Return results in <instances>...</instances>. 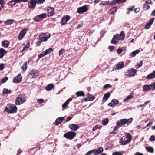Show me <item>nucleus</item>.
I'll return each mask as SVG.
<instances>
[{"instance_id":"obj_43","label":"nucleus","mask_w":155,"mask_h":155,"mask_svg":"<svg viewBox=\"0 0 155 155\" xmlns=\"http://www.w3.org/2000/svg\"><path fill=\"white\" fill-rule=\"evenodd\" d=\"M27 68V62H25L24 63V65L21 68L22 71H25L26 70Z\"/></svg>"},{"instance_id":"obj_41","label":"nucleus","mask_w":155,"mask_h":155,"mask_svg":"<svg viewBox=\"0 0 155 155\" xmlns=\"http://www.w3.org/2000/svg\"><path fill=\"white\" fill-rule=\"evenodd\" d=\"M149 86L150 88V90H154L155 89V82L151 83Z\"/></svg>"},{"instance_id":"obj_31","label":"nucleus","mask_w":155,"mask_h":155,"mask_svg":"<svg viewBox=\"0 0 155 155\" xmlns=\"http://www.w3.org/2000/svg\"><path fill=\"white\" fill-rule=\"evenodd\" d=\"M9 42L7 40H5L2 42V45L5 48H7L9 46Z\"/></svg>"},{"instance_id":"obj_11","label":"nucleus","mask_w":155,"mask_h":155,"mask_svg":"<svg viewBox=\"0 0 155 155\" xmlns=\"http://www.w3.org/2000/svg\"><path fill=\"white\" fill-rule=\"evenodd\" d=\"M28 31V29L26 28L22 30L21 31L18 36V39L19 40H21L23 38L27 32Z\"/></svg>"},{"instance_id":"obj_60","label":"nucleus","mask_w":155,"mask_h":155,"mask_svg":"<svg viewBox=\"0 0 155 155\" xmlns=\"http://www.w3.org/2000/svg\"><path fill=\"white\" fill-rule=\"evenodd\" d=\"M42 42V41H41V40L39 39L37 41V42L36 43V46H39L40 45L41 42Z\"/></svg>"},{"instance_id":"obj_52","label":"nucleus","mask_w":155,"mask_h":155,"mask_svg":"<svg viewBox=\"0 0 155 155\" xmlns=\"http://www.w3.org/2000/svg\"><path fill=\"white\" fill-rule=\"evenodd\" d=\"M112 86L109 84H107L104 86V89H108L109 88H111Z\"/></svg>"},{"instance_id":"obj_32","label":"nucleus","mask_w":155,"mask_h":155,"mask_svg":"<svg viewBox=\"0 0 155 155\" xmlns=\"http://www.w3.org/2000/svg\"><path fill=\"white\" fill-rule=\"evenodd\" d=\"M140 51L139 50H137L133 51L131 53L130 55L131 56V57H135L137 54H138L140 52Z\"/></svg>"},{"instance_id":"obj_19","label":"nucleus","mask_w":155,"mask_h":155,"mask_svg":"<svg viewBox=\"0 0 155 155\" xmlns=\"http://www.w3.org/2000/svg\"><path fill=\"white\" fill-rule=\"evenodd\" d=\"M64 120V118L63 117H61L57 118L55 121L54 123L55 125L56 126L58 125L62 122Z\"/></svg>"},{"instance_id":"obj_47","label":"nucleus","mask_w":155,"mask_h":155,"mask_svg":"<svg viewBox=\"0 0 155 155\" xmlns=\"http://www.w3.org/2000/svg\"><path fill=\"white\" fill-rule=\"evenodd\" d=\"M112 102H113V104L115 106L116 104H118L119 102V101L116 99H113L112 100Z\"/></svg>"},{"instance_id":"obj_44","label":"nucleus","mask_w":155,"mask_h":155,"mask_svg":"<svg viewBox=\"0 0 155 155\" xmlns=\"http://www.w3.org/2000/svg\"><path fill=\"white\" fill-rule=\"evenodd\" d=\"M118 0H113L111 2H110V5H115L116 3L118 4Z\"/></svg>"},{"instance_id":"obj_36","label":"nucleus","mask_w":155,"mask_h":155,"mask_svg":"<svg viewBox=\"0 0 155 155\" xmlns=\"http://www.w3.org/2000/svg\"><path fill=\"white\" fill-rule=\"evenodd\" d=\"M150 6L148 3L145 2V3L143 5V9L144 10H147L149 9Z\"/></svg>"},{"instance_id":"obj_16","label":"nucleus","mask_w":155,"mask_h":155,"mask_svg":"<svg viewBox=\"0 0 155 155\" xmlns=\"http://www.w3.org/2000/svg\"><path fill=\"white\" fill-rule=\"evenodd\" d=\"M48 16L50 17L53 16L54 12V9L53 7H48L47 9Z\"/></svg>"},{"instance_id":"obj_23","label":"nucleus","mask_w":155,"mask_h":155,"mask_svg":"<svg viewBox=\"0 0 155 155\" xmlns=\"http://www.w3.org/2000/svg\"><path fill=\"white\" fill-rule=\"evenodd\" d=\"M7 53V51L4 49L1 48L0 49V59L2 58L4 56L5 54Z\"/></svg>"},{"instance_id":"obj_39","label":"nucleus","mask_w":155,"mask_h":155,"mask_svg":"<svg viewBox=\"0 0 155 155\" xmlns=\"http://www.w3.org/2000/svg\"><path fill=\"white\" fill-rule=\"evenodd\" d=\"M30 47V42H27L26 45L24 47L23 49L22 50V51H24L27 50Z\"/></svg>"},{"instance_id":"obj_14","label":"nucleus","mask_w":155,"mask_h":155,"mask_svg":"<svg viewBox=\"0 0 155 155\" xmlns=\"http://www.w3.org/2000/svg\"><path fill=\"white\" fill-rule=\"evenodd\" d=\"M38 73L37 70H33L29 74V77L31 78H36L38 75Z\"/></svg>"},{"instance_id":"obj_5","label":"nucleus","mask_w":155,"mask_h":155,"mask_svg":"<svg viewBox=\"0 0 155 155\" xmlns=\"http://www.w3.org/2000/svg\"><path fill=\"white\" fill-rule=\"evenodd\" d=\"M8 107H6L5 110L9 113H16L17 110V107L16 106L13 104H10L8 105Z\"/></svg>"},{"instance_id":"obj_13","label":"nucleus","mask_w":155,"mask_h":155,"mask_svg":"<svg viewBox=\"0 0 155 155\" xmlns=\"http://www.w3.org/2000/svg\"><path fill=\"white\" fill-rule=\"evenodd\" d=\"M36 3L35 0H30L28 2V8L30 9H34L36 6Z\"/></svg>"},{"instance_id":"obj_15","label":"nucleus","mask_w":155,"mask_h":155,"mask_svg":"<svg viewBox=\"0 0 155 155\" xmlns=\"http://www.w3.org/2000/svg\"><path fill=\"white\" fill-rule=\"evenodd\" d=\"M68 127L72 132H75L79 128V127L78 124H70Z\"/></svg>"},{"instance_id":"obj_46","label":"nucleus","mask_w":155,"mask_h":155,"mask_svg":"<svg viewBox=\"0 0 155 155\" xmlns=\"http://www.w3.org/2000/svg\"><path fill=\"white\" fill-rule=\"evenodd\" d=\"M8 79V77H5V78H2L1 80V82L2 83H4L6 82V81Z\"/></svg>"},{"instance_id":"obj_42","label":"nucleus","mask_w":155,"mask_h":155,"mask_svg":"<svg viewBox=\"0 0 155 155\" xmlns=\"http://www.w3.org/2000/svg\"><path fill=\"white\" fill-rule=\"evenodd\" d=\"M109 122V119L107 118L104 119L102 120V123L104 125H107Z\"/></svg>"},{"instance_id":"obj_50","label":"nucleus","mask_w":155,"mask_h":155,"mask_svg":"<svg viewBox=\"0 0 155 155\" xmlns=\"http://www.w3.org/2000/svg\"><path fill=\"white\" fill-rule=\"evenodd\" d=\"M45 55H46L44 51L42 52L38 56V58H40Z\"/></svg>"},{"instance_id":"obj_1","label":"nucleus","mask_w":155,"mask_h":155,"mask_svg":"<svg viewBox=\"0 0 155 155\" xmlns=\"http://www.w3.org/2000/svg\"><path fill=\"white\" fill-rule=\"evenodd\" d=\"M133 120L132 118L128 119H122L118 120L116 122V126L114 127L112 133L113 134H115L117 133L118 129L120 127H127L132 122Z\"/></svg>"},{"instance_id":"obj_56","label":"nucleus","mask_w":155,"mask_h":155,"mask_svg":"<svg viewBox=\"0 0 155 155\" xmlns=\"http://www.w3.org/2000/svg\"><path fill=\"white\" fill-rule=\"evenodd\" d=\"M151 25V24H150L149 23H147L145 26L144 28L145 29H149L150 28Z\"/></svg>"},{"instance_id":"obj_63","label":"nucleus","mask_w":155,"mask_h":155,"mask_svg":"<svg viewBox=\"0 0 155 155\" xmlns=\"http://www.w3.org/2000/svg\"><path fill=\"white\" fill-rule=\"evenodd\" d=\"M4 68V64L3 63H0V70H2Z\"/></svg>"},{"instance_id":"obj_22","label":"nucleus","mask_w":155,"mask_h":155,"mask_svg":"<svg viewBox=\"0 0 155 155\" xmlns=\"http://www.w3.org/2000/svg\"><path fill=\"white\" fill-rule=\"evenodd\" d=\"M110 96V94L109 92H107L105 94L103 97L102 102H105Z\"/></svg>"},{"instance_id":"obj_25","label":"nucleus","mask_w":155,"mask_h":155,"mask_svg":"<svg viewBox=\"0 0 155 155\" xmlns=\"http://www.w3.org/2000/svg\"><path fill=\"white\" fill-rule=\"evenodd\" d=\"M54 85L53 84H48L45 87V90L47 91H50L52 89H54Z\"/></svg>"},{"instance_id":"obj_9","label":"nucleus","mask_w":155,"mask_h":155,"mask_svg":"<svg viewBox=\"0 0 155 155\" xmlns=\"http://www.w3.org/2000/svg\"><path fill=\"white\" fill-rule=\"evenodd\" d=\"M137 72V71L136 69L132 68L128 71L127 75L130 77H133L135 75Z\"/></svg>"},{"instance_id":"obj_64","label":"nucleus","mask_w":155,"mask_h":155,"mask_svg":"<svg viewBox=\"0 0 155 155\" xmlns=\"http://www.w3.org/2000/svg\"><path fill=\"white\" fill-rule=\"evenodd\" d=\"M127 0H118V4H120L126 2Z\"/></svg>"},{"instance_id":"obj_6","label":"nucleus","mask_w":155,"mask_h":155,"mask_svg":"<svg viewBox=\"0 0 155 155\" xmlns=\"http://www.w3.org/2000/svg\"><path fill=\"white\" fill-rule=\"evenodd\" d=\"M76 135V133L72 131H69L65 133L63 137L69 140H72L74 138Z\"/></svg>"},{"instance_id":"obj_48","label":"nucleus","mask_w":155,"mask_h":155,"mask_svg":"<svg viewBox=\"0 0 155 155\" xmlns=\"http://www.w3.org/2000/svg\"><path fill=\"white\" fill-rule=\"evenodd\" d=\"M41 34H43V36L45 37H47V38H49L50 37V34L48 32H46L45 33H41Z\"/></svg>"},{"instance_id":"obj_26","label":"nucleus","mask_w":155,"mask_h":155,"mask_svg":"<svg viewBox=\"0 0 155 155\" xmlns=\"http://www.w3.org/2000/svg\"><path fill=\"white\" fill-rule=\"evenodd\" d=\"M72 100V98H69L68 100H67L66 102L64 103L62 105V107L63 108H65L66 107H67V106H68L69 103V102L71 101Z\"/></svg>"},{"instance_id":"obj_34","label":"nucleus","mask_w":155,"mask_h":155,"mask_svg":"<svg viewBox=\"0 0 155 155\" xmlns=\"http://www.w3.org/2000/svg\"><path fill=\"white\" fill-rule=\"evenodd\" d=\"M145 148L147 151L148 152L153 153L154 152V150L153 148L151 147H146Z\"/></svg>"},{"instance_id":"obj_37","label":"nucleus","mask_w":155,"mask_h":155,"mask_svg":"<svg viewBox=\"0 0 155 155\" xmlns=\"http://www.w3.org/2000/svg\"><path fill=\"white\" fill-rule=\"evenodd\" d=\"M110 5V1H101L100 3V5Z\"/></svg>"},{"instance_id":"obj_8","label":"nucleus","mask_w":155,"mask_h":155,"mask_svg":"<svg viewBox=\"0 0 155 155\" xmlns=\"http://www.w3.org/2000/svg\"><path fill=\"white\" fill-rule=\"evenodd\" d=\"M46 14L44 13L35 16L34 18V20L35 21L38 22L41 21L44 18L46 17Z\"/></svg>"},{"instance_id":"obj_7","label":"nucleus","mask_w":155,"mask_h":155,"mask_svg":"<svg viewBox=\"0 0 155 155\" xmlns=\"http://www.w3.org/2000/svg\"><path fill=\"white\" fill-rule=\"evenodd\" d=\"M70 17L69 15H64L62 17L61 19L60 23L61 25H65L67 24V22L70 19Z\"/></svg>"},{"instance_id":"obj_18","label":"nucleus","mask_w":155,"mask_h":155,"mask_svg":"<svg viewBox=\"0 0 155 155\" xmlns=\"http://www.w3.org/2000/svg\"><path fill=\"white\" fill-rule=\"evenodd\" d=\"M22 77L20 74H18L15 78H13V81L15 83H18L21 82L22 80Z\"/></svg>"},{"instance_id":"obj_2","label":"nucleus","mask_w":155,"mask_h":155,"mask_svg":"<svg viewBox=\"0 0 155 155\" xmlns=\"http://www.w3.org/2000/svg\"><path fill=\"white\" fill-rule=\"evenodd\" d=\"M125 36L124 31H122L120 32V34H117L114 35L111 41V43L116 44L118 43L119 40H124L125 38Z\"/></svg>"},{"instance_id":"obj_59","label":"nucleus","mask_w":155,"mask_h":155,"mask_svg":"<svg viewBox=\"0 0 155 155\" xmlns=\"http://www.w3.org/2000/svg\"><path fill=\"white\" fill-rule=\"evenodd\" d=\"M94 150L89 151L85 154V155H89L91 154L92 153H93L94 154Z\"/></svg>"},{"instance_id":"obj_29","label":"nucleus","mask_w":155,"mask_h":155,"mask_svg":"<svg viewBox=\"0 0 155 155\" xmlns=\"http://www.w3.org/2000/svg\"><path fill=\"white\" fill-rule=\"evenodd\" d=\"M117 7H116L111 8L110 10V14L114 15L115 12L117 11Z\"/></svg>"},{"instance_id":"obj_51","label":"nucleus","mask_w":155,"mask_h":155,"mask_svg":"<svg viewBox=\"0 0 155 155\" xmlns=\"http://www.w3.org/2000/svg\"><path fill=\"white\" fill-rule=\"evenodd\" d=\"M64 52L65 50L64 49H61L59 51V56L62 55Z\"/></svg>"},{"instance_id":"obj_30","label":"nucleus","mask_w":155,"mask_h":155,"mask_svg":"<svg viewBox=\"0 0 155 155\" xmlns=\"http://www.w3.org/2000/svg\"><path fill=\"white\" fill-rule=\"evenodd\" d=\"M21 2V0H12V1L9 2V3H8V4L9 5H10V3L11 4L13 2L14 3L11 5V6H13L15 5L16 3Z\"/></svg>"},{"instance_id":"obj_38","label":"nucleus","mask_w":155,"mask_h":155,"mask_svg":"<svg viewBox=\"0 0 155 155\" xmlns=\"http://www.w3.org/2000/svg\"><path fill=\"white\" fill-rule=\"evenodd\" d=\"M11 92V90H9L7 88H4L3 90V94H7L10 93Z\"/></svg>"},{"instance_id":"obj_61","label":"nucleus","mask_w":155,"mask_h":155,"mask_svg":"<svg viewBox=\"0 0 155 155\" xmlns=\"http://www.w3.org/2000/svg\"><path fill=\"white\" fill-rule=\"evenodd\" d=\"M123 51V50L121 48H119L117 50V53L119 54H121Z\"/></svg>"},{"instance_id":"obj_10","label":"nucleus","mask_w":155,"mask_h":155,"mask_svg":"<svg viewBox=\"0 0 155 155\" xmlns=\"http://www.w3.org/2000/svg\"><path fill=\"white\" fill-rule=\"evenodd\" d=\"M124 63L123 62H120L115 65L113 68V70H116L121 69L123 68Z\"/></svg>"},{"instance_id":"obj_53","label":"nucleus","mask_w":155,"mask_h":155,"mask_svg":"<svg viewBox=\"0 0 155 155\" xmlns=\"http://www.w3.org/2000/svg\"><path fill=\"white\" fill-rule=\"evenodd\" d=\"M45 0H36L35 1L38 4H41L43 3Z\"/></svg>"},{"instance_id":"obj_58","label":"nucleus","mask_w":155,"mask_h":155,"mask_svg":"<svg viewBox=\"0 0 155 155\" xmlns=\"http://www.w3.org/2000/svg\"><path fill=\"white\" fill-rule=\"evenodd\" d=\"M108 48L111 52H112L113 50L115 49L114 46H110L108 47Z\"/></svg>"},{"instance_id":"obj_21","label":"nucleus","mask_w":155,"mask_h":155,"mask_svg":"<svg viewBox=\"0 0 155 155\" xmlns=\"http://www.w3.org/2000/svg\"><path fill=\"white\" fill-rule=\"evenodd\" d=\"M155 78V71H153L152 73H150L146 78L147 80L153 79Z\"/></svg>"},{"instance_id":"obj_12","label":"nucleus","mask_w":155,"mask_h":155,"mask_svg":"<svg viewBox=\"0 0 155 155\" xmlns=\"http://www.w3.org/2000/svg\"><path fill=\"white\" fill-rule=\"evenodd\" d=\"M88 10L87 5H85L81 7H79L77 10V12L81 14L87 12Z\"/></svg>"},{"instance_id":"obj_57","label":"nucleus","mask_w":155,"mask_h":155,"mask_svg":"<svg viewBox=\"0 0 155 155\" xmlns=\"http://www.w3.org/2000/svg\"><path fill=\"white\" fill-rule=\"evenodd\" d=\"M142 64H143V61H140V63L139 64H138L136 65V68H139V67L142 66Z\"/></svg>"},{"instance_id":"obj_3","label":"nucleus","mask_w":155,"mask_h":155,"mask_svg":"<svg viewBox=\"0 0 155 155\" xmlns=\"http://www.w3.org/2000/svg\"><path fill=\"white\" fill-rule=\"evenodd\" d=\"M125 136H123L120 140L119 143L122 145H126L131 141L132 136L129 133H126Z\"/></svg>"},{"instance_id":"obj_28","label":"nucleus","mask_w":155,"mask_h":155,"mask_svg":"<svg viewBox=\"0 0 155 155\" xmlns=\"http://www.w3.org/2000/svg\"><path fill=\"white\" fill-rule=\"evenodd\" d=\"M143 91L144 92H146L149 91L150 90V87L149 85H144L143 87Z\"/></svg>"},{"instance_id":"obj_24","label":"nucleus","mask_w":155,"mask_h":155,"mask_svg":"<svg viewBox=\"0 0 155 155\" xmlns=\"http://www.w3.org/2000/svg\"><path fill=\"white\" fill-rule=\"evenodd\" d=\"M43 34H40L39 36V37L40 40H41V41L42 42H44L47 41L49 38H47V37H45L43 36Z\"/></svg>"},{"instance_id":"obj_55","label":"nucleus","mask_w":155,"mask_h":155,"mask_svg":"<svg viewBox=\"0 0 155 155\" xmlns=\"http://www.w3.org/2000/svg\"><path fill=\"white\" fill-rule=\"evenodd\" d=\"M134 6H133L132 7H130V8H128L127 9L128 12H127V14H129V12L132 11L133 10V9H134Z\"/></svg>"},{"instance_id":"obj_40","label":"nucleus","mask_w":155,"mask_h":155,"mask_svg":"<svg viewBox=\"0 0 155 155\" xmlns=\"http://www.w3.org/2000/svg\"><path fill=\"white\" fill-rule=\"evenodd\" d=\"M5 3V2L4 0H0V11L4 7Z\"/></svg>"},{"instance_id":"obj_49","label":"nucleus","mask_w":155,"mask_h":155,"mask_svg":"<svg viewBox=\"0 0 155 155\" xmlns=\"http://www.w3.org/2000/svg\"><path fill=\"white\" fill-rule=\"evenodd\" d=\"M112 155H122V154L121 152L116 151L112 153Z\"/></svg>"},{"instance_id":"obj_62","label":"nucleus","mask_w":155,"mask_h":155,"mask_svg":"<svg viewBox=\"0 0 155 155\" xmlns=\"http://www.w3.org/2000/svg\"><path fill=\"white\" fill-rule=\"evenodd\" d=\"M154 20V18H151L150 19L148 23L151 25L153 22Z\"/></svg>"},{"instance_id":"obj_35","label":"nucleus","mask_w":155,"mask_h":155,"mask_svg":"<svg viewBox=\"0 0 155 155\" xmlns=\"http://www.w3.org/2000/svg\"><path fill=\"white\" fill-rule=\"evenodd\" d=\"M76 95L77 97L80 96H84L85 94L83 91H79L76 93Z\"/></svg>"},{"instance_id":"obj_33","label":"nucleus","mask_w":155,"mask_h":155,"mask_svg":"<svg viewBox=\"0 0 155 155\" xmlns=\"http://www.w3.org/2000/svg\"><path fill=\"white\" fill-rule=\"evenodd\" d=\"M133 94V92L131 93L129 95L127 96V97L124 99V101H126L133 98L134 97V96Z\"/></svg>"},{"instance_id":"obj_20","label":"nucleus","mask_w":155,"mask_h":155,"mask_svg":"<svg viewBox=\"0 0 155 155\" xmlns=\"http://www.w3.org/2000/svg\"><path fill=\"white\" fill-rule=\"evenodd\" d=\"M94 152V154L96 155L101 153L103 150V148L101 147H99L98 149H95L93 150Z\"/></svg>"},{"instance_id":"obj_4","label":"nucleus","mask_w":155,"mask_h":155,"mask_svg":"<svg viewBox=\"0 0 155 155\" xmlns=\"http://www.w3.org/2000/svg\"><path fill=\"white\" fill-rule=\"evenodd\" d=\"M26 101V98L24 94H19L16 98L15 101V103L16 105H20Z\"/></svg>"},{"instance_id":"obj_45","label":"nucleus","mask_w":155,"mask_h":155,"mask_svg":"<svg viewBox=\"0 0 155 155\" xmlns=\"http://www.w3.org/2000/svg\"><path fill=\"white\" fill-rule=\"evenodd\" d=\"M53 49L51 48L46 50L44 52L47 55L51 52Z\"/></svg>"},{"instance_id":"obj_54","label":"nucleus","mask_w":155,"mask_h":155,"mask_svg":"<svg viewBox=\"0 0 155 155\" xmlns=\"http://www.w3.org/2000/svg\"><path fill=\"white\" fill-rule=\"evenodd\" d=\"M149 140L151 141H153L155 140V136L152 135L149 138Z\"/></svg>"},{"instance_id":"obj_27","label":"nucleus","mask_w":155,"mask_h":155,"mask_svg":"<svg viewBox=\"0 0 155 155\" xmlns=\"http://www.w3.org/2000/svg\"><path fill=\"white\" fill-rule=\"evenodd\" d=\"M15 20L13 19H8L4 22V24L6 25H9L13 24Z\"/></svg>"},{"instance_id":"obj_17","label":"nucleus","mask_w":155,"mask_h":155,"mask_svg":"<svg viewBox=\"0 0 155 155\" xmlns=\"http://www.w3.org/2000/svg\"><path fill=\"white\" fill-rule=\"evenodd\" d=\"M87 97L85 98L84 99V101H92L95 99V97L90 94L89 93H88L87 94Z\"/></svg>"}]
</instances>
